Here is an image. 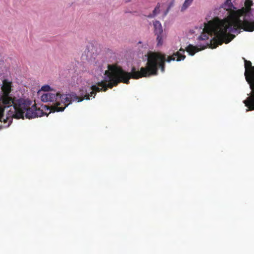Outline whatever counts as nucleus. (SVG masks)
Masks as SVG:
<instances>
[{
	"label": "nucleus",
	"mask_w": 254,
	"mask_h": 254,
	"mask_svg": "<svg viewBox=\"0 0 254 254\" xmlns=\"http://www.w3.org/2000/svg\"><path fill=\"white\" fill-rule=\"evenodd\" d=\"M185 50L181 48L179 51L172 55L168 56L160 53L152 52L148 54L146 66L142 67L139 71H136L135 67H132L130 72L124 70L121 66L115 64H109L108 70L105 72V78L101 82L91 87L95 92L101 91H106L108 88H112L120 83H129V79H139L143 77L155 75L158 74V68H160L162 72L165 71V62H170L184 60L186 56L184 55Z\"/></svg>",
	"instance_id": "1"
},
{
	"label": "nucleus",
	"mask_w": 254,
	"mask_h": 254,
	"mask_svg": "<svg viewBox=\"0 0 254 254\" xmlns=\"http://www.w3.org/2000/svg\"><path fill=\"white\" fill-rule=\"evenodd\" d=\"M228 31L235 32L225 19L220 20L218 18H215L204 24L203 32L199 37V40H206L208 39L209 36L214 35L215 36L210 40L209 43L207 42L206 45L201 49L190 44L186 48V51L190 55L193 56L196 52L206 48L208 45L210 48L214 49L223 43L228 44L231 41V39H228L227 34Z\"/></svg>",
	"instance_id": "2"
},
{
	"label": "nucleus",
	"mask_w": 254,
	"mask_h": 254,
	"mask_svg": "<svg viewBox=\"0 0 254 254\" xmlns=\"http://www.w3.org/2000/svg\"><path fill=\"white\" fill-rule=\"evenodd\" d=\"M245 4V7L240 9L229 11V16L225 18L235 32L240 28H243L244 30L249 32L254 31V21H250V18L252 16V2L250 0H246Z\"/></svg>",
	"instance_id": "3"
},
{
	"label": "nucleus",
	"mask_w": 254,
	"mask_h": 254,
	"mask_svg": "<svg viewBox=\"0 0 254 254\" xmlns=\"http://www.w3.org/2000/svg\"><path fill=\"white\" fill-rule=\"evenodd\" d=\"M78 99L76 94L72 93L68 94H61L59 92H47L42 95L41 101L44 102H52L50 107V112H62L71 104V98Z\"/></svg>",
	"instance_id": "4"
},
{
	"label": "nucleus",
	"mask_w": 254,
	"mask_h": 254,
	"mask_svg": "<svg viewBox=\"0 0 254 254\" xmlns=\"http://www.w3.org/2000/svg\"><path fill=\"white\" fill-rule=\"evenodd\" d=\"M32 102L29 100L19 98L15 104V111H9L7 114L6 119L12 122V118L24 119V116L27 119H32L31 115L34 114V107L31 105Z\"/></svg>",
	"instance_id": "5"
},
{
	"label": "nucleus",
	"mask_w": 254,
	"mask_h": 254,
	"mask_svg": "<svg viewBox=\"0 0 254 254\" xmlns=\"http://www.w3.org/2000/svg\"><path fill=\"white\" fill-rule=\"evenodd\" d=\"M243 59L245 63V79L251 90L249 96L243 101V103L248 108L247 111H253L254 110V66H252L251 61L246 60L244 58H243Z\"/></svg>",
	"instance_id": "6"
},
{
	"label": "nucleus",
	"mask_w": 254,
	"mask_h": 254,
	"mask_svg": "<svg viewBox=\"0 0 254 254\" xmlns=\"http://www.w3.org/2000/svg\"><path fill=\"white\" fill-rule=\"evenodd\" d=\"M19 99H16L15 97H12L10 94H0V122L2 121L4 123H8V125L11 123L10 120L4 118V112L6 108H8L13 106V110L11 108L7 112L15 111V104ZM7 116V115L6 116Z\"/></svg>",
	"instance_id": "7"
},
{
	"label": "nucleus",
	"mask_w": 254,
	"mask_h": 254,
	"mask_svg": "<svg viewBox=\"0 0 254 254\" xmlns=\"http://www.w3.org/2000/svg\"><path fill=\"white\" fill-rule=\"evenodd\" d=\"M154 32L156 36V41L157 42V46H160L163 43V30L161 23L158 21L155 20L153 22Z\"/></svg>",
	"instance_id": "8"
},
{
	"label": "nucleus",
	"mask_w": 254,
	"mask_h": 254,
	"mask_svg": "<svg viewBox=\"0 0 254 254\" xmlns=\"http://www.w3.org/2000/svg\"><path fill=\"white\" fill-rule=\"evenodd\" d=\"M1 94H10L12 91V82L8 79H4L2 81V85Z\"/></svg>",
	"instance_id": "9"
},
{
	"label": "nucleus",
	"mask_w": 254,
	"mask_h": 254,
	"mask_svg": "<svg viewBox=\"0 0 254 254\" xmlns=\"http://www.w3.org/2000/svg\"><path fill=\"white\" fill-rule=\"evenodd\" d=\"M87 95V90H84L83 89L80 90L79 96H77L79 98L77 99H74V98H71V103H72V101H77V102H78L82 101L84 99H85V95Z\"/></svg>",
	"instance_id": "10"
},
{
	"label": "nucleus",
	"mask_w": 254,
	"mask_h": 254,
	"mask_svg": "<svg viewBox=\"0 0 254 254\" xmlns=\"http://www.w3.org/2000/svg\"><path fill=\"white\" fill-rule=\"evenodd\" d=\"M33 106L34 107V114H33V115H31V116H30V117H34L35 118L43 116L44 113L42 110H41L40 108H37L36 104H34Z\"/></svg>",
	"instance_id": "11"
},
{
	"label": "nucleus",
	"mask_w": 254,
	"mask_h": 254,
	"mask_svg": "<svg viewBox=\"0 0 254 254\" xmlns=\"http://www.w3.org/2000/svg\"><path fill=\"white\" fill-rule=\"evenodd\" d=\"M160 4L159 3H158L154 9L153 10L152 14H149L147 15V17L148 18H153L155 17L157 14H158L160 12Z\"/></svg>",
	"instance_id": "12"
},
{
	"label": "nucleus",
	"mask_w": 254,
	"mask_h": 254,
	"mask_svg": "<svg viewBox=\"0 0 254 254\" xmlns=\"http://www.w3.org/2000/svg\"><path fill=\"white\" fill-rule=\"evenodd\" d=\"M193 0H185L181 7V11L186 10L192 3Z\"/></svg>",
	"instance_id": "13"
},
{
	"label": "nucleus",
	"mask_w": 254,
	"mask_h": 254,
	"mask_svg": "<svg viewBox=\"0 0 254 254\" xmlns=\"http://www.w3.org/2000/svg\"><path fill=\"white\" fill-rule=\"evenodd\" d=\"M232 0H226V2L225 4V8L227 10L230 11L231 9V7H233L234 8H236L235 7L233 6V4L231 2Z\"/></svg>",
	"instance_id": "14"
},
{
	"label": "nucleus",
	"mask_w": 254,
	"mask_h": 254,
	"mask_svg": "<svg viewBox=\"0 0 254 254\" xmlns=\"http://www.w3.org/2000/svg\"><path fill=\"white\" fill-rule=\"evenodd\" d=\"M91 91L89 93H87V95H85V99L86 100H89L90 97H93V98L95 97L96 96V92L93 89H91Z\"/></svg>",
	"instance_id": "15"
},
{
	"label": "nucleus",
	"mask_w": 254,
	"mask_h": 254,
	"mask_svg": "<svg viewBox=\"0 0 254 254\" xmlns=\"http://www.w3.org/2000/svg\"><path fill=\"white\" fill-rule=\"evenodd\" d=\"M50 89V86L47 85H44L41 87V90L43 91L48 92L49 91Z\"/></svg>",
	"instance_id": "16"
},
{
	"label": "nucleus",
	"mask_w": 254,
	"mask_h": 254,
	"mask_svg": "<svg viewBox=\"0 0 254 254\" xmlns=\"http://www.w3.org/2000/svg\"><path fill=\"white\" fill-rule=\"evenodd\" d=\"M241 29H243V28H240V29H238L237 30V31H236L235 32H233V33H235V32H238V33H240V31ZM231 32H229L228 31L227 32V34L228 35V39H231V40H232V39L234 38V36H233V37L232 38H230V35H229V33H231Z\"/></svg>",
	"instance_id": "17"
},
{
	"label": "nucleus",
	"mask_w": 254,
	"mask_h": 254,
	"mask_svg": "<svg viewBox=\"0 0 254 254\" xmlns=\"http://www.w3.org/2000/svg\"><path fill=\"white\" fill-rule=\"evenodd\" d=\"M126 2H129L131 0H124Z\"/></svg>",
	"instance_id": "18"
}]
</instances>
